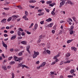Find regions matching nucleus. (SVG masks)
Here are the masks:
<instances>
[{
	"instance_id": "nucleus-38",
	"label": "nucleus",
	"mask_w": 78,
	"mask_h": 78,
	"mask_svg": "<svg viewBox=\"0 0 78 78\" xmlns=\"http://www.w3.org/2000/svg\"><path fill=\"white\" fill-rule=\"evenodd\" d=\"M52 2V1H47V4H49V3H51Z\"/></svg>"
},
{
	"instance_id": "nucleus-39",
	"label": "nucleus",
	"mask_w": 78,
	"mask_h": 78,
	"mask_svg": "<svg viewBox=\"0 0 78 78\" xmlns=\"http://www.w3.org/2000/svg\"><path fill=\"white\" fill-rule=\"evenodd\" d=\"M19 50H20V49H15V51H16V52L18 51H19Z\"/></svg>"
},
{
	"instance_id": "nucleus-42",
	"label": "nucleus",
	"mask_w": 78,
	"mask_h": 78,
	"mask_svg": "<svg viewBox=\"0 0 78 78\" xmlns=\"http://www.w3.org/2000/svg\"><path fill=\"white\" fill-rule=\"evenodd\" d=\"M49 6L53 7V6H54V4L53 3H52L51 4H50Z\"/></svg>"
},
{
	"instance_id": "nucleus-37",
	"label": "nucleus",
	"mask_w": 78,
	"mask_h": 78,
	"mask_svg": "<svg viewBox=\"0 0 78 78\" xmlns=\"http://www.w3.org/2000/svg\"><path fill=\"white\" fill-rule=\"evenodd\" d=\"M74 28V27L73 26H71V30H73V28Z\"/></svg>"
},
{
	"instance_id": "nucleus-1",
	"label": "nucleus",
	"mask_w": 78,
	"mask_h": 78,
	"mask_svg": "<svg viewBox=\"0 0 78 78\" xmlns=\"http://www.w3.org/2000/svg\"><path fill=\"white\" fill-rule=\"evenodd\" d=\"M34 54L33 55V58L34 59L36 58L37 56H38L39 55V52L38 51L36 52L35 51H34Z\"/></svg>"
},
{
	"instance_id": "nucleus-63",
	"label": "nucleus",
	"mask_w": 78,
	"mask_h": 78,
	"mask_svg": "<svg viewBox=\"0 0 78 78\" xmlns=\"http://www.w3.org/2000/svg\"><path fill=\"white\" fill-rule=\"evenodd\" d=\"M4 29H5V27H2L1 29V30H4Z\"/></svg>"
},
{
	"instance_id": "nucleus-15",
	"label": "nucleus",
	"mask_w": 78,
	"mask_h": 78,
	"mask_svg": "<svg viewBox=\"0 0 78 78\" xmlns=\"http://www.w3.org/2000/svg\"><path fill=\"white\" fill-rule=\"evenodd\" d=\"M73 40L72 39L71 40H68V41H67V44H69V43H70V42H71L72 41H73Z\"/></svg>"
},
{
	"instance_id": "nucleus-54",
	"label": "nucleus",
	"mask_w": 78,
	"mask_h": 78,
	"mask_svg": "<svg viewBox=\"0 0 78 78\" xmlns=\"http://www.w3.org/2000/svg\"><path fill=\"white\" fill-rule=\"evenodd\" d=\"M4 36H5V37H7L8 36V35H7L6 34H5L4 35Z\"/></svg>"
},
{
	"instance_id": "nucleus-49",
	"label": "nucleus",
	"mask_w": 78,
	"mask_h": 78,
	"mask_svg": "<svg viewBox=\"0 0 78 78\" xmlns=\"http://www.w3.org/2000/svg\"><path fill=\"white\" fill-rule=\"evenodd\" d=\"M25 34L24 32H22L21 33V35H22V36H24Z\"/></svg>"
},
{
	"instance_id": "nucleus-64",
	"label": "nucleus",
	"mask_w": 78,
	"mask_h": 78,
	"mask_svg": "<svg viewBox=\"0 0 78 78\" xmlns=\"http://www.w3.org/2000/svg\"><path fill=\"white\" fill-rule=\"evenodd\" d=\"M11 66H8L7 67V69H10Z\"/></svg>"
},
{
	"instance_id": "nucleus-3",
	"label": "nucleus",
	"mask_w": 78,
	"mask_h": 78,
	"mask_svg": "<svg viewBox=\"0 0 78 78\" xmlns=\"http://www.w3.org/2000/svg\"><path fill=\"white\" fill-rule=\"evenodd\" d=\"M65 2H65V1H62V2H61L60 4V5L59 6V7L61 8L62 6L64 5Z\"/></svg>"
},
{
	"instance_id": "nucleus-31",
	"label": "nucleus",
	"mask_w": 78,
	"mask_h": 78,
	"mask_svg": "<svg viewBox=\"0 0 78 78\" xmlns=\"http://www.w3.org/2000/svg\"><path fill=\"white\" fill-rule=\"evenodd\" d=\"M4 9H5V10H7V11H8V10H9V8H4Z\"/></svg>"
},
{
	"instance_id": "nucleus-28",
	"label": "nucleus",
	"mask_w": 78,
	"mask_h": 78,
	"mask_svg": "<svg viewBox=\"0 0 78 78\" xmlns=\"http://www.w3.org/2000/svg\"><path fill=\"white\" fill-rule=\"evenodd\" d=\"M18 55L19 56H22V52H20L18 54Z\"/></svg>"
},
{
	"instance_id": "nucleus-13",
	"label": "nucleus",
	"mask_w": 78,
	"mask_h": 78,
	"mask_svg": "<svg viewBox=\"0 0 78 78\" xmlns=\"http://www.w3.org/2000/svg\"><path fill=\"white\" fill-rule=\"evenodd\" d=\"M36 2L35 0H31L29 2V3H35Z\"/></svg>"
},
{
	"instance_id": "nucleus-47",
	"label": "nucleus",
	"mask_w": 78,
	"mask_h": 78,
	"mask_svg": "<svg viewBox=\"0 0 78 78\" xmlns=\"http://www.w3.org/2000/svg\"><path fill=\"white\" fill-rule=\"evenodd\" d=\"M18 39H22V37L21 36L18 37Z\"/></svg>"
},
{
	"instance_id": "nucleus-55",
	"label": "nucleus",
	"mask_w": 78,
	"mask_h": 78,
	"mask_svg": "<svg viewBox=\"0 0 78 78\" xmlns=\"http://www.w3.org/2000/svg\"><path fill=\"white\" fill-rule=\"evenodd\" d=\"M6 28L7 29V30H9V27L7 26L6 27Z\"/></svg>"
},
{
	"instance_id": "nucleus-23",
	"label": "nucleus",
	"mask_w": 78,
	"mask_h": 78,
	"mask_svg": "<svg viewBox=\"0 0 78 78\" xmlns=\"http://www.w3.org/2000/svg\"><path fill=\"white\" fill-rule=\"evenodd\" d=\"M46 52L47 53V54H48L49 55V54H50V53H51V52H50V51L47 50Z\"/></svg>"
},
{
	"instance_id": "nucleus-9",
	"label": "nucleus",
	"mask_w": 78,
	"mask_h": 78,
	"mask_svg": "<svg viewBox=\"0 0 78 78\" xmlns=\"http://www.w3.org/2000/svg\"><path fill=\"white\" fill-rule=\"evenodd\" d=\"M71 48L72 50L74 51H76V48H74V47H72Z\"/></svg>"
},
{
	"instance_id": "nucleus-50",
	"label": "nucleus",
	"mask_w": 78,
	"mask_h": 78,
	"mask_svg": "<svg viewBox=\"0 0 78 78\" xmlns=\"http://www.w3.org/2000/svg\"><path fill=\"white\" fill-rule=\"evenodd\" d=\"M10 33H11V34H13V33H14V31H13L12 30L10 32Z\"/></svg>"
},
{
	"instance_id": "nucleus-60",
	"label": "nucleus",
	"mask_w": 78,
	"mask_h": 78,
	"mask_svg": "<svg viewBox=\"0 0 78 78\" xmlns=\"http://www.w3.org/2000/svg\"><path fill=\"white\" fill-rule=\"evenodd\" d=\"M73 20H74V21H75H75H76L75 19V17H73Z\"/></svg>"
},
{
	"instance_id": "nucleus-52",
	"label": "nucleus",
	"mask_w": 78,
	"mask_h": 78,
	"mask_svg": "<svg viewBox=\"0 0 78 78\" xmlns=\"http://www.w3.org/2000/svg\"><path fill=\"white\" fill-rule=\"evenodd\" d=\"M2 57H3V58H5V55H4V54H2Z\"/></svg>"
},
{
	"instance_id": "nucleus-48",
	"label": "nucleus",
	"mask_w": 78,
	"mask_h": 78,
	"mask_svg": "<svg viewBox=\"0 0 78 78\" xmlns=\"http://www.w3.org/2000/svg\"><path fill=\"white\" fill-rule=\"evenodd\" d=\"M40 2H42V3H45V1L44 0H41L40 1Z\"/></svg>"
},
{
	"instance_id": "nucleus-5",
	"label": "nucleus",
	"mask_w": 78,
	"mask_h": 78,
	"mask_svg": "<svg viewBox=\"0 0 78 78\" xmlns=\"http://www.w3.org/2000/svg\"><path fill=\"white\" fill-rule=\"evenodd\" d=\"M67 2L69 4L71 5H74V4L72 2V1H70V0H67Z\"/></svg>"
},
{
	"instance_id": "nucleus-43",
	"label": "nucleus",
	"mask_w": 78,
	"mask_h": 78,
	"mask_svg": "<svg viewBox=\"0 0 78 78\" xmlns=\"http://www.w3.org/2000/svg\"><path fill=\"white\" fill-rule=\"evenodd\" d=\"M44 21H42L40 22V23L41 25H42V24H44Z\"/></svg>"
},
{
	"instance_id": "nucleus-2",
	"label": "nucleus",
	"mask_w": 78,
	"mask_h": 78,
	"mask_svg": "<svg viewBox=\"0 0 78 78\" xmlns=\"http://www.w3.org/2000/svg\"><path fill=\"white\" fill-rule=\"evenodd\" d=\"M25 15L23 16V18L25 19L26 20H28V18H27V16H28V12L27 11H25Z\"/></svg>"
},
{
	"instance_id": "nucleus-56",
	"label": "nucleus",
	"mask_w": 78,
	"mask_h": 78,
	"mask_svg": "<svg viewBox=\"0 0 78 78\" xmlns=\"http://www.w3.org/2000/svg\"><path fill=\"white\" fill-rule=\"evenodd\" d=\"M55 30H52V33L53 34H54L55 33Z\"/></svg>"
},
{
	"instance_id": "nucleus-46",
	"label": "nucleus",
	"mask_w": 78,
	"mask_h": 78,
	"mask_svg": "<svg viewBox=\"0 0 78 78\" xmlns=\"http://www.w3.org/2000/svg\"><path fill=\"white\" fill-rule=\"evenodd\" d=\"M56 63V62H52V63L51 64V65L53 66V65H54Z\"/></svg>"
},
{
	"instance_id": "nucleus-20",
	"label": "nucleus",
	"mask_w": 78,
	"mask_h": 78,
	"mask_svg": "<svg viewBox=\"0 0 78 78\" xmlns=\"http://www.w3.org/2000/svg\"><path fill=\"white\" fill-rule=\"evenodd\" d=\"M44 13L42 12L41 13H39L38 14V16H42V15H44Z\"/></svg>"
},
{
	"instance_id": "nucleus-11",
	"label": "nucleus",
	"mask_w": 78,
	"mask_h": 78,
	"mask_svg": "<svg viewBox=\"0 0 78 78\" xmlns=\"http://www.w3.org/2000/svg\"><path fill=\"white\" fill-rule=\"evenodd\" d=\"M12 20V17H9L7 20V22H10Z\"/></svg>"
},
{
	"instance_id": "nucleus-32",
	"label": "nucleus",
	"mask_w": 78,
	"mask_h": 78,
	"mask_svg": "<svg viewBox=\"0 0 78 78\" xmlns=\"http://www.w3.org/2000/svg\"><path fill=\"white\" fill-rule=\"evenodd\" d=\"M68 78H73V76L68 75Z\"/></svg>"
},
{
	"instance_id": "nucleus-25",
	"label": "nucleus",
	"mask_w": 78,
	"mask_h": 78,
	"mask_svg": "<svg viewBox=\"0 0 78 78\" xmlns=\"http://www.w3.org/2000/svg\"><path fill=\"white\" fill-rule=\"evenodd\" d=\"M3 69H4V70H6L7 69V68H6V66H4L2 67Z\"/></svg>"
},
{
	"instance_id": "nucleus-45",
	"label": "nucleus",
	"mask_w": 78,
	"mask_h": 78,
	"mask_svg": "<svg viewBox=\"0 0 78 78\" xmlns=\"http://www.w3.org/2000/svg\"><path fill=\"white\" fill-rule=\"evenodd\" d=\"M23 65H22V64H19V67H23Z\"/></svg>"
},
{
	"instance_id": "nucleus-58",
	"label": "nucleus",
	"mask_w": 78,
	"mask_h": 78,
	"mask_svg": "<svg viewBox=\"0 0 78 78\" xmlns=\"http://www.w3.org/2000/svg\"><path fill=\"white\" fill-rule=\"evenodd\" d=\"M50 73L51 75H54V72H51Z\"/></svg>"
},
{
	"instance_id": "nucleus-27",
	"label": "nucleus",
	"mask_w": 78,
	"mask_h": 78,
	"mask_svg": "<svg viewBox=\"0 0 78 78\" xmlns=\"http://www.w3.org/2000/svg\"><path fill=\"white\" fill-rule=\"evenodd\" d=\"M44 9L46 10V12H50L49 9H47L46 8H45Z\"/></svg>"
},
{
	"instance_id": "nucleus-7",
	"label": "nucleus",
	"mask_w": 78,
	"mask_h": 78,
	"mask_svg": "<svg viewBox=\"0 0 78 78\" xmlns=\"http://www.w3.org/2000/svg\"><path fill=\"white\" fill-rule=\"evenodd\" d=\"M75 71H74V70H73V69H72L70 71V73H71V74H72L73 75H74V76H76V75H75V73H73Z\"/></svg>"
},
{
	"instance_id": "nucleus-36",
	"label": "nucleus",
	"mask_w": 78,
	"mask_h": 78,
	"mask_svg": "<svg viewBox=\"0 0 78 78\" xmlns=\"http://www.w3.org/2000/svg\"><path fill=\"white\" fill-rule=\"evenodd\" d=\"M13 58H14V59H18V58H17V57H16V56H13Z\"/></svg>"
},
{
	"instance_id": "nucleus-18",
	"label": "nucleus",
	"mask_w": 78,
	"mask_h": 78,
	"mask_svg": "<svg viewBox=\"0 0 78 78\" xmlns=\"http://www.w3.org/2000/svg\"><path fill=\"white\" fill-rule=\"evenodd\" d=\"M16 36H13L11 38V40H13V39H16Z\"/></svg>"
},
{
	"instance_id": "nucleus-57",
	"label": "nucleus",
	"mask_w": 78,
	"mask_h": 78,
	"mask_svg": "<svg viewBox=\"0 0 78 78\" xmlns=\"http://www.w3.org/2000/svg\"><path fill=\"white\" fill-rule=\"evenodd\" d=\"M62 34V30H61L60 31V32L59 33V34Z\"/></svg>"
},
{
	"instance_id": "nucleus-12",
	"label": "nucleus",
	"mask_w": 78,
	"mask_h": 78,
	"mask_svg": "<svg viewBox=\"0 0 78 78\" xmlns=\"http://www.w3.org/2000/svg\"><path fill=\"white\" fill-rule=\"evenodd\" d=\"M45 62H43L40 66L41 67H44L45 65Z\"/></svg>"
},
{
	"instance_id": "nucleus-34",
	"label": "nucleus",
	"mask_w": 78,
	"mask_h": 78,
	"mask_svg": "<svg viewBox=\"0 0 78 78\" xmlns=\"http://www.w3.org/2000/svg\"><path fill=\"white\" fill-rule=\"evenodd\" d=\"M12 59V57H10L8 58V60L9 61L10 60H11V59Z\"/></svg>"
},
{
	"instance_id": "nucleus-35",
	"label": "nucleus",
	"mask_w": 78,
	"mask_h": 78,
	"mask_svg": "<svg viewBox=\"0 0 78 78\" xmlns=\"http://www.w3.org/2000/svg\"><path fill=\"white\" fill-rule=\"evenodd\" d=\"M69 62H70V60L65 62H64V64H66V63H69Z\"/></svg>"
},
{
	"instance_id": "nucleus-29",
	"label": "nucleus",
	"mask_w": 78,
	"mask_h": 78,
	"mask_svg": "<svg viewBox=\"0 0 78 78\" xmlns=\"http://www.w3.org/2000/svg\"><path fill=\"white\" fill-rule=\"evenodd\" d=\"M30 48V46L29 45L27 47V50H29Z\"/></svg>"
},
{
	"instance_id": "nucleus-61",
	"label": "nucleus",
	"mask_w": 78,
	"mask_h": 78,
	"mask_svg": "<svg viewBox=\"0 0 78 78\" xmlns=\"http://www.w3.org/2000/svg\"><path fill=\"white\" fill-rule=\"evenodd\" d=\"M38 12H41L42 11V10H39L38 11Z\"/></svg>"
},
{
	"instance_id": "nucleus-53",
	"label": "nucleus",
	"mask_w": 78,
	"mask_h": 78,
	"mask_svg": "<svg viewBox=\"0 0 78 78\" xmlns=\"http://www.w3.org/2000/svg\"><path fill=\"white\" fill-rule=\"evenodd\" d=\"M27 50L29 53H31V52H30V50Z\"/></svg>"
},
{
	"instance_id": "nucleus-8",
	"label": "nucleus",
	"mask_w": 78,
	"mask_h": 78,
	"mask_svg": "<svg viewBox=\"0 0 78 78\" xmlns=\"http://www.w3.org/2000/svg\"><path fill=\"white\" fill-rule=\"evenodd\" d=\"M52 20L50 18H49L48 19H47L46 20V21L48 22H51Z\"/></svg>"
},
{
	"instance_id": "nucleus-59",
	"label": "nucleus",
	"mask_w": 78,
	"mask_h": 78,
	"mask_svg": "<svg viewBox=\"0 0 78 78\" xmlns=\"http://www.w3.org/2000/svg\"><path fill=\"white\" fill-rule=\"evenodd\" d=\"M10 50L11 51H14V50H13V49L12 48L10 49Z\"/></svg>"
},
{
	"instance_id": "nucleus-4",
	"label": "nucleus",
	"mask_w": 78,
	"mask_h": 78,
	"mask_svg": "<svg viewBox=\"0 0 78 78\" xmlns=\"http://www.w3.org/2000/svg\"><path fill=\"white\" fill-rule=\"evenodd\" d=\"M18 17V16L17 15H14L12 16V20H16V19Z\"/></svg>"
},
{
	"instance_id": "nucleus-33",
	"label": "nucleus",
	"mask_w": 78,
	"mask_h": 78,
	"mask_svg": "<svg viewBox=\"0 0 78 78\" xmlns=\"http://www.w3.org/2000/svg\"><path fill=\"white\" fill-rule=\"evenodd\" d=\"M18 59L19 60V62H20V61H21V60H22V58L21 57H20V58H18Z\"/></svg>"
},
{
	"instance_id": "nucleus-10",
	"label": "nucleus",
	"mask_w": 78,
	"mask_h": 78,
	"mask_svg": "<svg viewBox=\"0 0 78 78\" xmlns=\"http://www.w3.org/2000/svg\"><path fill=\"white\" fill-rule=\"evenodd\" d=\"M21 43L22 44H23L24 45H25V44H27V41H24L21 42Z\"/></svg>"
},
{
	"instance_id": "nucleus-6",
	"label": "nucleus",
	"mask_w": 78,
	"mask_h": 78,
	"mask_svg": "<svg viewBox=\"0 0 78 78\" xmlns=\"http://www.w3.org/2000/svg\"><path fill=\"white\" fill-rule=\"evenodd\" d=\"M2 45L4 47H5L6 48H7L8 47V46H7V45L6 44H5V42H3V41H2Z\"/></svg>"
},
{
	"instance_id": "nucleus-41",
	"label": "nucleus",
	"mask_w": 78,
	"mask_h": 78,
	"mask_svg": "<svg viewBox=\"0 0 78 78\" xmlns=\"http://www.w3.org/2000/svg\"><path fill=\"white\" fill-rule=\"evenodd\" d=\"M19 30L20 31H23V30L21 28H19Z\"/></svg>"
},
{
	"instance_id": "nucleus-30",
	"label": "nucleus",
	"mask_w": 78,
	"mask_h": 78,
	"mask_svg": "<svg viewBox=\"0 0 78 78\" xmlns=\"http://www.w3.org/2000/svg\"><path fill=\"white\" fill-rule=\"evenodd\" d=\"M73 33V30H71V31L70 32V34H72Z\"/></svg>"
},
{
	"instance_id": "nucleus-40",
	"label": "nucleus",
	"mask_w": 78,
	"mask_h": 78,
	"mask_svg": "<svg viewBox=\"0 0 78 78\" xmlns=\"http://www.w3.org/2000/svg\"><path fill=\"white\" fill-rule=\"evenodd\" d=\"M26 33H27V34H30L31 33V32H29V31H27Z\"/></svg>"
},
{
	"instance_id": "nucleus-51",
	"label": "nucleus",
	"mask_w": 78,
	"mask_h": 78,
	"mask_svg": "<svg viewBox=\"0 0 78 78\" xmlns=\"http://www.w3.org/2000/svg\"><path fill=\"white\" fill-rule=\"evenodd\" d=\"M42 67L41 66V65L40 66H37V69H40V68H41V67Z\"/></svg>"
},
{
	"instance_id": "nucleus-19",
	"label": "nucleus",
	"mask_w": 78,
	"mask_h": 78,
	"mask_svg": "<svg viewBox=\"0 0 78 78\" xmlns=\"http://www.w3.org/2000/svg\"><path fill=\"white\" fill-rule=\"evenodd\" d=\"M70 56V54L69 53H67L66 55V57H69Z\"/></svg>"
},
{
	"instance_id": "nucleus-24",
	"label": "nucleus",
	"mask_w": 78,
	"mask_h": 78,
	"mask_svg": "<svg viewBox=\"0 0 78 78\" xmlns=\"http://www.w3.org/2000/svg\"><path fill=\"white\" fill-rule=\"evenodd\" d=\"M12 78H14V77H15V76L14 75V74L13 73H12Z\"/></svg>"
},
{
	"instance_id": "nucleus-62",
	"label": "nucleus",
	"mask_w": 78,
	"mask_h": 78,
	"mask_svg": "<svg viewBox=\"0 0 78 78\" xmlns=\"http://www.w3.org/2000/svg\"><path fill=\"white\" fill-rule=\"evenodd\" d=\"M36 64H39V61H38L37 62H36Z\"/></svg>"
},
{
	"instance_id": "nucleus-22",
	"label": "nucleus",
	"mask_w": 78,
	"mask_h": 78,
	"mask_svg": "<svg viewBox=\"0 0 78 78\" xmlns=\"http://www.w3.org/2000/svg\"><path fill=\"white\" fill-rule=\"evenodd\" d=\"M51 14H52V16H54L55 15V12L52 11L51 12Z\"/></svg>"
},
{
	"instance_id": "nucleus-26",
	"label": "nucleus",
	"mask_w": 78,
	"mask_h": 78,
	"mask_svg": "<svg viewBox=\"0 0 78 78\" xmlns=\"http://www.w3.org/2000/svg\"><path fill=\"white\" fill-rule=\"evenodd\" d=\"M38 25H37V24H35V25L34 27L35 28H36V29L37 28V27Z\"/></svg>"
},
{
	"instance_id": "nucleus-21",
	"label": "nucleus",
	"mask_w": 78,
	"mask_h": 78,
	"mask_svg": "<svg viewBox=\"0 0 78 78\" xmlns=\"http://www.w3.org/2000/svg\"><path fill=\"white\" fill-rule=\"evenodd\" d=\"M15 62L14 61H11L10 63V64H11L12 65V64H15Z\"/></svg>"
},
{
	"instance_id": "nucleus-14",
	"label": "nucleus",
	"mask_w": 78,
	"mask_h": 78,
	"mask_svg": "<svg viewBox=\"0 0 78 78\" xmlns=\"http://www.w3.org/2000/svg\"><path fill=\"white\" fill-rule=\"evenodd\" d=\"M58 56H59V55H58L56 56H55L53 58V59H56L58 57Z\"/></svg>"
},
{
	"instance_id": "nucleus-16",
	"label": "nucleus",
	"mask_w": 78,
	"mask_h": 78,
	"mask_svg": "<svg viewBox=\"0 0 78 78\" xmlns=\"http://www.w3.org/2000/svg\"><path fill=\"white\" fill-rule=\"evenodd\" d=\"M6 19H4L2 21H1V22H3V23H5V22H6Z\"/></svg>"
},
{
	"instance_id": "nucleus-44",
	"label": "nucleus",
	"mask_w": 78,
	"mask_h": 78,
	"mask_svg": "<svg viewBox=\"0 0 78 78\" xmlns=\"http://www.w3.org/2000/svg\"><path fill=\"white\" fill-rule=\"evenodd\" d=\"M64 64V62H63L62 61L60 64V65L61 66V65H62V64Z\"/></svg>"
},
{
	"instance_id": "nucleus-17",
	"label": "nucleus",
	"mask_w": 78,
	"mask_h": 78,
	"mask_svg": "<svg viewBox=\"0 0 78 78\" xmlns=\"http://www.w3.org/2000/svg\"><path fill=\"white\" fill-rule=\"evenodd\" d=\"M17 34L18 36H20L21 35V32H20L19 31H18Z\"/></svg>"
}]
</instances>
